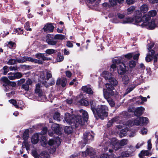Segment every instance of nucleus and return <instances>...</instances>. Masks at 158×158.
<instances>
[{
    "mask_svg": "<svg viewBox=\"0 0 158 158\" xmlns=\"http://www.w3.org/2000/svg\"><path fill=\"white\" fill-rule=\"evenodd\" d=\"M155 10H152L142 16L141 13L139 10L135 11L134 18L127 17L123 20L122 23L123 24L133 23L137 25L140 26L142 27H146L149 29H154L156 27H158V23H155L154 20H151V17L155 16L156 15Z\"/></svg>",
    "mask_w": 158,
    "mask_h": 158,
    "instance_id": "f257e3e1",
    "label": "nucleus"
},
{
    "mask_svg": "<svg viewBox=\"0 0 158 158\" xmlns=\"http://www.w3.org/2000/svg\"><path fill=\"white\" fill-rule=\"evenodd\" d=\"M64 122H66L71 124L73 127H77L79 125H82L84 123V120L79 115L75 116L73 114L70 115L68 113L65 114V118L64 120Z\"/></svg>",
    "mask_w": 158,
    "mask_h": 158,
    "instance_id": "f03ea898",
    "label": "nucleus"
},
{
    "mask_svg": "<svg viewBox=\"0 0 158 158\" xmlns=\"http://www.w3.org/2000/svg\"><path fill=\"white\" fill-rule=\"evenodd\" d=\"M90 103L91 110L95 115H97L98 117L102 119H104V117L107 116L108 108L106 106L98 105V107L96 109L93 101L90 102Z\"/></svg>",
    "mask_w": 158,
    "mask_h": 158,
    "instance_id": "7ed1b4c3",
    "label": "nucleus"
},
{
    "mask_svg": "<svg viewBox=\"0 0 158 158\" xmlns=\"http://www.w3.org/2000/svg\"><path fill=\"white\" fill-rule=\"evenodd\" d=\"M105 146L106 147L104 148L105 151H107L109 148V151L110 152H113V150L110 149L111 148L115 151L118 150L121 148L119 141L115 138H113L110 140V143L106 142Z\"/></svg>",
    "mask_w": 158,
    "mask_h": 158,
    "instance_id": "20e7f679",
    "label": "nucleus"
},
{
    "mask_svg": "<svg viewBox=\"0 0 158 158\" xmlns=\"http://www.w3.org/2000/svg\"><path fill=\"white\" fill-rule=\"evenodd\" d=\"M102 76L106 81L108 80L109 82L114 85H116L118 84V81L114 78L111 77V74L106 71H103L102 74Z\"/></svg>",
    "mask_w": 158,
    "mask_h": 158,
    "instance_id": "39448f33",
    "label": "nucleus"
},
{
    "mask_svg": "<svg viewBox=\"0 0 158 158\" xmlns=\"http://www.w3.org/2000/svg\"><path fill=\"white\" fill-rule=\"evenodd\" d=\"M40 88V84H37L36 85L35 92L38 95V101H44L46 100L47 98Z\"/></svg>",
    "mask_w": 158,
    "mask_h": 158,
    "instance_id": "423d86ee",
    "label": "nucleus"
},
{
    "mask_svg": "<svg viewBox=\"0 0 158 158\" xmlns=\"http://www.w3.org/2000/svg\"><path fill=\"white\" fill-rule=\"evenodd\" d=\"M114 63H118L119 65L118 66V72L119 74H122L125 72L126 70V66L123 63L121 62V61L118 58L114 59L112 60Z\"/></svg>",
    "mask_w": 158,
    "mask_h": 158,
    "instance_id": "0eeeda50",
    "label": "nucleus"
},
{
    "mask_svg": "<svg viewBox=\"0 0 158 158\" xmlns=\"http://www.w3.org/2000/svg\"><path fill=\"white\" fill-rule=\"evenodd\" d=\"M60 143V141L59 140V138L57 137L55 140L50 139L49 140L48 144L51 147H53L52 148V152H54L56 150V148L58 147Z\"/></svg>",
    "mask_w": 158,
    "mask_h": 158,
    "instance_id": "6e6552de",
    "label": "nucleus"
},
{
    "mask_svg": "<svg viewBox=\"0 0 158 158\" xmlns=\"http://www.w3.org/2000/svg\"><path fill=\"white\" fill-rule=\"evenodd\" d=\"M93 132H86L84 134L83 140L85 144L88 143L90 140H92L94 138Z\"/></svg>",
    "mask_w": 158,
    "mask_h": 158,
    "instance_id": "1a4fd4ad",
    "label": "nucleus"
},
{
    "mask_svg": "<svg viewBox=\"0 0 158 158\" xmlns=\"http://www.w3.org/2000/svg\"><path fill=\"white\" fill-rule=\"evenodd\" d=\"M148 123V119L146 117L137 118L134 120V123L137 126L147 124Z\"/></svg>",
    "mask_w": 158,
    "mask_h": 158,
    "instance_id": "9d476101",
    "label": "nucleus"
},
{
    "mask_svg": "<svg viewBox=\"0 0 158 158\" xmlns=\"http://www.w3.org/2000/svg\"><path fill=\"white\" fill-rule=\"evenodd\" d=\"M46 40H64L65 39L64 36L61 34L54 35L48 34L46 36Z\"/></svg>",
    "mask_w": 158,
    "mask_h": 158,
    "instance_id": "9b49d317",
    "label": "nucleus"
},
{
    "mask_svg": "<svg viewBox=\"0 0 158 158\" xmlns=\"http://www.w3.org/2000/svg\"><path fill=\"white\" fill-rule=\"evenodd\" d=\"M51 128L54 132L58 135L61 134L62 128L60 127L59 124L56 123L53 124Z\"/></svg>",
    "mask_w": 158,
    "mask_h": 158,
    "instance_id": "f8f14e48",
    "label": "nucleus"
},
{
    "mask_svg": "<svg viewBox=\"0 0 158 158\" xmlns=\"http://www.w3.org/2000/svg\"><path fill=\"white\" fill-rule=\"evenodd\" d=\"M54 28V26L51 23H47L43 28L44 31L46 32H52Z\"/></svg>",
    "mask_w": 158,
    "mask_h": 158,
    "instance_id": "ddd939ff",
    "label": "nucleus"
},
{
    "mask_svg": "<svg viewBox=\"0 0 158 158\" xmlns=\"http://www.w3.org/2000/svg\"><path fill=\"white\" fill-rule=\"evenodd\" d=\"M105 86L107 88V92L111 95H113L114 94V92L113 91L114 89L113 85L110 83H106L105 84Z\"/></svg>",
    "mask_w": 158,
    "mask_h": 158,
    "instance_id": "4468645a",
    "label": "nucleus"
},
{
    "mask_svg": "<svg viewBox=\"0 0 158 158\" xmlns=\"http://www.w3.org/2000/svg\"><path fill=\"white\" fill-rule=\"evenodd\" d=\"M155 51L153 50L148 51V53L145 58L146 61L147 62L151 61L155 54Z\"/></svg>",
    "mask_w": 158,
    "mask_h": 158,
    "instance_id": "2eb2a0df",
    "label": "nucleus"
},
{
    "mask_svg": "<svg viewBox=\"0 0 158 158\" xmlns=\"http://www.w3.org/2000/svg\"><path fill=\"white\" fill-rule=\"evenodd\" d=\"M141 78L140 79V77H139V83H138V84L136 85H131V86H129L128 88L127 89L126 92L127 94H128V93H129L130 92H131V91H132L135 87L138 84H139L141 83H142L143 81V77L141 76Z\"/></svg>",
    "mask_w": 158,
    "mask_h": 158,
    "instance_id": "dca6fc26",
    "label": "nucleus"
},
{
    "mask_svg": "<svg viewBox=\"0 0 158 158\" xmlns=\"http://www.w3.org/2000/svg\"><path fill=\"white\" fill-rule=\"evenodd\" d=\"M144 110V108L142 107L137 108L134 112L135 115L137 116H140L143 113Z\"/></svg>",
    "mask_w": 158,
    "mask_h": 158,
    "instance_id": "f3484780",
    "label": "nucleus"
},
{
    "mask_svg": "<svg viewBox=\"0 0 158 158\" xmlns=\"http://www.w3.org/2000/svg\"><path fill=\"white\" fill-rule=\"evenodd\" d=\"M39 134L36 133L34 134L32 136L31 142L33 144H36L39 141Z\"/></svg>",
    "mask_w": 158,
    "mask_h": 158,
    "instance_id": "a211bd4d",
    "label": "nucleus"
},
{
    "mask_svg": "<svg viewBox=\"0 0 158 158\" xmlns=\"http://www.w3.org/2000/svg\"><path fill=\"white\" fill-rule=\"evenodd\" d=\"M95 154L94 150L92 148L87 149L85 152H82V155L84 156H86L87 155H89L90 156L94 155Z\"/></svg>",
    "mask_w": 158,
    "mask_h": 158,
    "instance_id": "6ab92c4d",
    "label": "nucleus"
},
{
    "mask_svg": "<svg viewBox=\"0 0 158 158\" xmlns=\"http://www.w3.org/2000/svg\"><path fill=\"white\" fill-rule=\"evenodd\" d=\"M151 155V153L148 151L143 150L139 154V156L140 158H144L145 156H150Z\"/></svg>",
    "mask_w": 158,
    "mask_h": 158,
    "instance_id": "aec40b11",
    "label": "nucleus"
},
{
    "mask_svg": "<svg viewBox=\"0 0 158 158\" xmlns=\"http://www.w3.org/2000/svg\"><path fill=\"white\" fill-rule=\"evenodd\" d=\"M67 83V80L65 78H63L62 79H58L56 81L57 84H60L62 87H65Z\"/></svg>",
    "mask_w": 158,
    "mask_h": 158,
    "instance_id": "412c9836",
    "label": "nucleus"
},
{
    "mask_svg": "<svg viewBox=\"0 0 158 158\" xmlns=\"http://www.w3.org/2000/svg\"><path fill=\"white\" fill-rule=\"evenodd\" d=\"M133 155V152H129L127 151H124L122 152L121 153V156L123 157H127L132 156Z\"/></svg>",
    "mask_w": 158,
    "mask_h": 158,
    "instance_id": "4be33fe9",
    "label": "nucleus"
},
{
    "mask_svg": "<svg viewBox=\"0 0 158 158\" xmlns=\"http://www.w3.org/2000/svg\"><path fill=\"white\" fill-rule=\"evenodd\" d=\"M29 59H31L30 57H23L22 59H17L16 62H17L19 63H23L27 61H29Z\"/></svg>",
    "mask_w": 158,
    "mask_h": 158,
    "instance_id": "5701e85b",
    "label": "nucleus"
},
{
    "mask_svg": "<svg viewBox=\"0 0 158 158\" xmlns=\"http://www.w3.org/2000/svg\"><path fill=\"white\" fill-rule=\"evenodd\" d=\"M141 11L144 13H146L148 10V7L147 5L143 4L141 6L140 8Z\"/></svg>",
    "mask_w": 158,
    "mask_h": 158,
    "instance_id": "b1692460",
    "label": "nucleus"
},
{
    "mask_svg": "<svg viewBox=\"0 0 158 158\" xmlns=\"http://www.w3.org/2000/svg\"><path fill=\"white\" fill-rule=\"evenodd\" d=\"M82 90L89 94H92L93 91L91 88H88L87 86H83L82 87Z\"/></svg>",
    "mask_w": 158,
    "mask_h": 158,
    "instance_id": "393cba45",
    "label": "nucleus"
},
{
    "mask_svg": "<svg viewBox=\"0 0 158 158\" xmlns=\"http://www.w3.org/2000/svg\"><path fill=\"white\" fill-rule=\"evenodd\" d=\"M110 3L112 6H114L116 4L117 2L119 3H122L123 2L124 0H109Z\"/></svg>",
    "mask_w": 158,
    "mask_h": 158,
    "instance_id": "a878e982",
    "label": "nucleus"
},
{
    "mask_svg": "<svg viewBox=\"0 0 158 158\" xmlns=\"http://www.w3.org/2000/svg\"><path fill=\"white\" fill-rule=\"evenodd\" d=\"M79 111L82 114V116L85 118V120L88 118V115L87 112L86 111L82 109H81L79 110Z\"/></svg>",
    "mask_w": 158,
    "mask_h": 158,
    "instance_id": "bb28decb",
    "label": "nucleus"
},
{
    "mask_svg": "<svg viewBox=\"0 0 158 158\" xmlns=\"http://www.w3.org/2000/svg\"><path fill=\"white\" fill-rule=\"evenodd\" d=\"M134 125H135L134 121L133 122V121L131 120H128L126 122L123 123V125H125L128 127H130Z\"/></svg>",
    "mask_w": 158,
    "mask_h": 158,
    "instance_id": "cd10ccee",
    "label": "nucleus"
},
{
    "mask_svg": "<svg viewBox=\"0 0 158 158\" xmlns=\"http://www.w3.org/2000/svg\"><path fill=\"white\" fill-rule=\"evenodd\" d=\"M64 131L68 134H70L73 131L72 127L70 126H66L64 128Z\"/></svg>",
    "mask_w": 158,
    "mask_h": 158,
    "instance_id": "c85d7f7f",
    "label": "nucleus"
},
{
    "mask_svg": "<svg viewBox=\"0 0 158 158\" xmlns=\"http://www.w3.org/2000/svg\"><path fill=\"white\" fill-rule=\"evenodd\" d=\"M60 114L59 112H56L54 113L53 118L55 120L59 121H60Z\"/></svg>",
    "mask_w": 158,
    "mask_h": 158,
    "instance_id": "c756f323",
    "label": "nucleus"
},
{
    "mask_svg": "<svg viewBox=\"0 0 158 158\" xmlns=\"http://www.w3.org/2000/svg\"><path fill=\"white\" fill-rule=\"evenodd\" d=\"M127 132H128V130L127 129H123L122 130L120 133V136L121 137H123L126 136L127 133Z\"/></svg>",
    "mask_w": 158,
    "mask_h": 158,
    "instance_id": "7c9ffc66",
    "label": "nucleus"
},
{
    "mask_svg": "<svg viewBox=\"0 0 158 158\" xmlns=\"http://www.w3.org/2000/svg\"><path fill=\"white\" fill-rule=\"evenodd\" d=\"M129 79L127 75H124L123 77L122 81L124 84H127L128 83Z\"/></svg>",
    "mask_w": 158,
    "mask_h": 158,
    "instance_id": "2f4dec72",
    "label": "nucleus"
},
{
    "mask_svg": "<svg viewBox=\"0 0 158 158\" xmlns=\"http://www.w3.org/2000/svg\"><path fill=\"white\" fill-rule=\"evenodd\" d=\"M82 105L87 106L89 104V102L86 100L82 99H81L79 102Z\"/></svg>",
    "mask_w": 158,
    "mask_h": 158,
    "instance_id": "473e14b6",
    "label": "nucleus"
},
{
    "mask_svg": "<svg viewBox=\"0 0 158 158\" xmlns=\"http://www.w3.org/2000/svg\"><path fill=\"white\" fill-rule=\"evenodd\" d=\"M113 62V63L111 65L110 68V71L111 72H113L116 70L117 67L116 64H118V63H114Z\"/></svg>",
    "mask_w": 158,
    "mask_h": 158,
    "instance_id": "72a5a7b5",
    "label": "nucleus"
},
{
    "mask_svg": "<svg viewBox=\"0 0 158 158\" xmlns=\"http://www.w3.org/2000/svg\"><path fill=\"white\" fill-rule=\"evenodd\" d=\"M30 58L31 59H29V61H30L34 62L39 64H43V62L41 60L34 59L31 57H30Z\"/></svg>",
    "mask_w": 158,
    "mask_h": 158,
    "instance_id": "f704fd0d",
    "label": "nucleus"
},
{
    "mask_svg": "<svg viewBox=\"0 0 158 158\" xmlns=\"http://www.w3.org/2000/svg\"><path fill=\"white\" fill-rule=\"evenodd\" d=\"M40 156L42 158H49V154L45 152H42L40 154Z\"/></svg>",
    "mask_w": 158,
    "mask_h": 158,
    "instance_id": "c9c22d12",
    "label": "nucleus"
},
{
    "mask_svg": "<svg viewBox=\"0 0 158 158\" xmlns=\"http://www.w3.org/2000/svg\"><path fill=\"white\" fill-rule=\"evenodd\" d=\"M121 147L124 146L127 144L128 140L126 139H123L119 142Z\"/></svg>",
    "mask_w": 158,
    "mask_h": 158,
    "instance_id": "e433bc0d",
    "label": "nucleus"
},
{
    "mask_svg": "<svg viewBox=\"0 0 158 158\" xmlns=\"http://www.w3.org/2000/svg\"><path fill=\"white\" fill-rule=\"evenodd\" d=\"M29 136L28 131L26 130L23 133V138L24 141H26L28 139Z\"/></svg>",
    "mask_w": 158,
    "mask_h": 158,
    "instance_id": "4c0bfd02",
    "label": "nucleus"
},
{
    "mask_svg": "<svg viewBox=\"0 0 158 158\" xmlns=\"http://www.w3.org/2000/svg\"><path fill=\"white\" fill-rule=\"evenodd\" d=\"M64 59V57L63 55H61L60 53H58L57 55V57L56 58V60L57 62H60L63 60Z\"/></svg>",
    "mask_w": 158,
    "mask_h": 158,
    "instance_id": "58836bf2",
    "label": "nucleus"
},
{
    "mask_svg": "<svg viewBox=\"0 0 158 158\" xmlns=\"http://www.w3.org/2000/svg\"><path fill=\"white\" fill-rule=\"evenodd\" d=\"M8 77L10 80H14L15 79V73H10L8 74Z\"/></svg>",
    "mask_w": 158,
    "mask_h": 158,
    "instance_id": "ea45409f",
    "label": "nucleus"
},
{
    "mask_svg": "<svg viewBox=\"0 0 158 158\" xmlns=\"http://www.w3.org/2000/svg\"><path fill=\"white\" fill-rule=\"evenodd\" d=\"M56 52V50L52 49H48L45 51L46 53L49 55L55 53Z\"/></svg>",
    "mask_w": 158,
    "mask_h": 158,
    "instance_id": "a19ab883",
    "label": "nucleus"
},
{
    "mask_svg": "<svg viewBox=\"0 0 158 158\" xmlns=\"http://www.w3.org/2000/svg\"><path fill=\"white\" fill-rule=\"evenodd\" d=\"M9 102L12 104L16 108H19L16 101L14 99H11L9 101Z\"/></svg>",
    "mask_w": 158,
    "mask_h": 158,
    "instance_id": "79ce46f5",
    "label": "nucleus"
},
{
    "mask_svg": "<svg viewBox=\"0 0 158 158\" xmlns=\"http://www.w3.org/2000/svg\"><path fill=\"white\" fill-rule=\"evenodd\" d=\"M1 80L6 84L7 85H9L10 83V81H9L7 77H2Z\"/></svg>",
    "mask_w": 158,
    "mask_h": 158,
    "instance_id": "37998d69",
    "label": "nucleus"
},
{
    "mask_svg": "<svg viewBox=\"0 0 158 158\" xmlns=\"http://www.w3.org/2000/svg\"><path fill=\"white\" fill-rule=\"evenodd\" d=\"M114 156L113 155V157L112 155H108L107 154H104L100 156V158H114Z\"/></svg>",
    "mask_w": 158,
    "mask_h": 158,
    "instance_id": "c03bdc74",
    "label": "nucleus"
},
{
    "mask_svg": "<svg viewBox=\"0 0 158 158\" xmlns=\"http://www.w3.org/2000/svg\"><path fill=\"white\" fill-rule=\"evenodd\" d=\"M114 156L113 155V157L112 155H108L107 154H104L100 156V158H114Z\"/></svg>",
    "mask_w": 158,
    "mask_h": 158,
    "instance_id": "a18cd8bd",
    "label": "nucleus"
},
{
    "mask_svg": "<svg viewBox=\"0 0 158 158\" xmlns=\"http://www.w3.org/2000/svg\"><path fill=\"white\" fill-rule=\"evenodd\" d=\"M30 24L28 22H27L26 23L25 25L24 26V28L27 31H31L32 30L31 28L29 27Z\"/></svg>",
    "mask_w": 158,
    "mask_h": 158,
    "instance_id": "49530a36",
    "label": "nucleus"
},
{
    "mask_svg": "<svg viewBox=\"0 0 158 158\" xmlns=\"http://www.w3.org/2000/svg\"><path fill=\"white\" fill-rule=\"evenodd\" d=\"M21 88L24 89L26 91H28L29 90V86L26 84L25 83L22 85Z\"/></svg>",
    "mask_w": 158,
    "mask_h": 158,
    "instance_id": "de8ad7c7",
    "label": "nucleus"
},
{
    "mask_svg": "<svg viewBox=\"0 0 158 158\" xmlns=\"http://www.w3.org/2000/svg\"><path fill=\"white\" fill-rule=\"evenodd\" d=\"M16 63V60L15 59H10L8 62H7V64L10 65H12L13 64H15Z\"/></svg>",
    "mask_w": 158,
    "mask_h": 158,
    "instance_id": "09e8293b",
    "label": "nucleus"
},
{
    "mask_svg": "<svg viewBox=\"0 0 158 158\" xmlns=\"http://www.w3.org/2000/svg\"><path fill=\"white\" fill-rule=\"evenodd\" d=\"M49 45H55L56 43V41L54 40H46Z\"/></svg>",
    "mask_w": 158,
    "mask_h": 158,
    "instance_id": "8fccbe9b",
    "label": "nucleus"
},
{
    "mask_svg": "<svg viewBox=\"0 0 158 158\" xmlns=\"http://www.w3.org/2000/svg\"><path fill=\"white\" fill-rule=\"evenodd\" d=\"M150 41V43H149V42H148V45L147 47L148 49L149 50H150L152 48V47L154 46V43L152 42H151L150 40H149Z\"/></svg>",
    "mask_w": 158,
    "mask_h": 158,
    "instance_id": "3c124183",
    "label": "nucleus"
},
{
    "mask_svg": "<svg viewBox=\"0 0 158 158\" xmlns=\"http://www.w3.org/2000/svg\"><path fill=\"white\" fill-rule=\"evenodd\" d=\"M135 7L133 6H131L127 9V14H131L135 9Z\"/></svg>",
    "mask_w": 158,
    "mask_h": 158,
    "instance_id": "603ef678",
    "label": "nucleus"
},
{
    "mask_svg": "<svg viewBox=\"0 0 158 158\" xmlns=\"http://www.w3.org/2000/svg\"><path fill=\"white\" fill-rule=\"evenodd\" d=\"M8 45L10 48H15L16 45L12 41H10L8 42Z\"/></svg>",
    "mask_w": 158,
    "mask_h": 158,
    "instance_id": "864d4df0",
    "label": "nucleus"
},
{
    "mask_svg": "<svg viewBox=\"0 0 158 158\" xmlns=\"http://www.w3.org/2000/svg\"><path fill=\"white\" fill-rule=\"evenodd\" d=\"M15 31L17 34H22L23 33V31L22 29L20 28H18L15 29Z\"/></svg>",
    "mask_w": 158,
    "mask_h": 158,
    "instance_id": "5fc2aeb1",
    "label": "nucleus"
},
{
    "mask_svg": "<svg viewBox=\"0 0 158 158\" xmlns=\"http://www.w3.org/2000/svg\"><path fill=\"white\" fill-rule=\"evenodd\" d=\"M52 77L51 72L50 71H47L46 72V78L48 80L49 79Z\"/></svg>",
    "mask_w": 158,
    "mask_h": 158,
    "instance_id": "6e6d98bb",
    "label": "nucleus"
},
{
    "mask_svg": "<svg viewBox=\"0 0 158 158\" xmlns=\"http://www.w3.org/2000/svg\"><path fill=\"white\" fill-rule=\"evenodd\" d=\"M15 79L19 78L23 76V74L20 72H17L15 73Z\"/></svg>",
    "mask_w": 158,
    "mask_h": 158,
    "instance_id": "4d7b16f0",
    "label": "nucleus"
},
{
    "mask_svg": "<svg viewBox=\"0 0 158 158\" xmlns=\"http://www.w3.org/2000/svg\"><path fill=\"white\" fill-rule=\"evenodd\" d=\"M32 155L35 158H38L39 157V155L37 153V151L35 150H33L32 151Z\"/></svg>",
    "mask_w": 158,
    "mask_h": 158,
    "instance_id": "13d9d810",
    "label": "nucleus"
},
{
    "mask_svg": "<svg viewBox=\"0 0 158 158\" xmlns=\"http://www.w3.org/2000/svg\"><path fill=\"white\" fill-rule=\"evenodd\" d=\"M136 64V62L134 60L131 61L129 63V65L130 68H132L135 67Z\"/></svg>",
    "mask_w": 158,
    "mask_h": 158,
    "instance_id": "bf43d9fd",
    "label": "nucleus"
},
{
    "mask_svg": "<svg viewBox=\"0 0 158 158\" xmlns=\"http://www.w3.org/2000/svg\"><path fill=\"white\" fill-rule=\"evenodd\" d=\"M109 105L111 107H113L114 106L115 103L113 101L112 99L110 98L107 101Z\"/></svg>",
    "mask_w": 158,
    "mask_h": 158,
    "instance_id": "052dcab7",
    "label": "nucleus"
},
{
    "mask_svg": "<svg viewBox=\"0 0 158 158\" xmlns=\"http://www.w3.org/2000/svg\"><path fill=\"white\" fill-rule=\"evenodd\" d=\"M148 143V149L149 150H150L152 148V144L151 143V140L150 139L148 140L147 142Z\"/></svg>",
    "mask_w": 158,
    "mask_h": 158,
    "instance_id": "680f3d73",
    "label": "nucleus"
},
{
    "mask_svg": "<svg viewBox=\"0 0 158 158\" xmlns=\"http://www.w3.org/2000/svg\"><path fill=\"white\" fill-rule=\"evenodd\" d=\"M66 45L67 47L69 48H72L73 46V45L72 42L71 41H67L66 43Z\"/></svg>",
    "mask_w": 158,
    "mask_h": 158,
    "instance_id": "e2e57ef3",
    "label": "nucleus"
},
{
    "mask_svg": "<svg viewBox=\"0 0 158 158\" xmlns=\"http://www.w3.org/2000/svg\"><path fill=\"white\" fill-rule=\"evenodd\" d=\"M136 0H126V2L128 5L133 4Z\"/></svg>",
    "mask_w": 158,
    "mask_h": 158,
    "instance_id": "0e129e2a",
    "label": "nucleus"
},
{
    "mask_svg": "<svg viewBox=\"0 0 158 158\" xmlns=\"http://www.w3.org/2000/svg\"><path fill=\"white\" fill-rule=\"evenodd\" d=\"M3 69L4 70V72L3 74L5 75H6L7 72H8V67L6 66H4Z\"/></svg>",
    "mask_w": 158,
    "mask_h": 158,
    "instance_id": "69168bd1",
    "label": "nucleus"
},
{
    "mask_svg": "<svg viewBox=\"0 0 158 158\" xmlns=\"http://www.w3.org/2000/svg\"><path fill=\"white\" fill-rule=\"evenodd\" d=\"M148 130L147 129L145 128H143L141 131V133L142 135L146 134Z\"/></svg>",
    "mask_w": 158,
    "mask_h": 158,
    "instance_id": "338daca9",
    "label": "nucleus"
},
{
    "mask_svg": "<svg viewBox=\"0 0 158 158\" xmlns=\"http://www.w3.org/2000/svg\"><path fill=\"white\" fill-rule=\"evenodd\" d=\"M47 127H44L43 128L42 131L41 132V134L42 135H44L46 134L47 131Z\"/></svg>",
    "mask_w": 158,
    "mask_h": 158,
    "instance_id": "774afa93",
    "label": "nucleus"
}]
</instances>
